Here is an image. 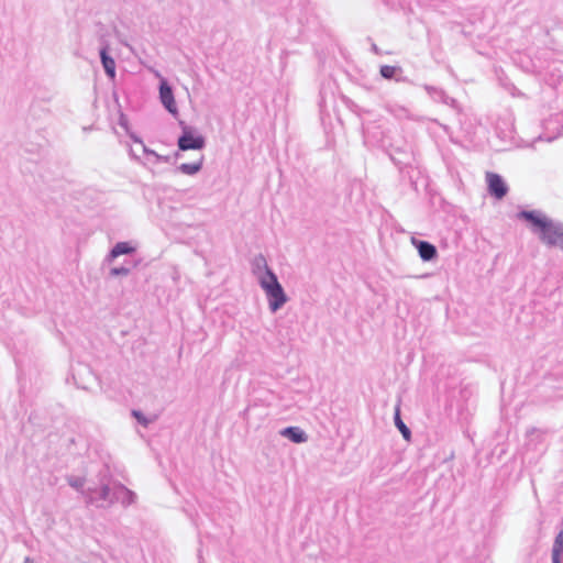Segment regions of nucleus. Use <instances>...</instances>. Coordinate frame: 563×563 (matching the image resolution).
<instances>
[{"label": "nucleus", "instance_id": "1", "mask_svg": "<svg viewBox=\"0 0 563 563\" xmlns=\"http://www.w3.org/2000/svg\"><path fill=\"white\" fill-rule=\"evenodd\" d=\"M178 151L174 154L176 159H185L184 153L192 151L194 154L188 162H181L177 172L185 176H196L205 164V155L201 153L206 147V137L191 126L184 125L181 134L177 140Z\"/></svg>", "mask_w": 563, "mask_h": 563}, {"label": "nucleus", "instance_id": "2", "mask_svg": "<svg viewBox=\"0 0 563 563\" xmlns=\"http://www.w3.org/2000/svg\"><path fill=\"white\" fill-rule=\"evenodd\" d=\"M251 272L256 283L265 294L269 312L276 313L289 300L276 274L272 271L266 258L262 255H258L253 260Z\"/></svg>", "mask_w": 563, "mask_h": 563}, {"label": "nucleus", "instance_id": "3", "mask_svg": "<svg viewBox=\"0 0 563 563\" xmlns=\"http://www.w3.org/2000/svg\"><path fill=\"white\" fill-rule=\"evenodd\" d=\"M530 222L533 232L539 234L542 243L548 246L563 247V224L553 222L544 214L537 211H522L519 213Z\"/></svg>", "mask_w": 563, "mask_h": 563}, {"label": "nucleus", "instance_id": "4", "mask_svg": "<svg viewBox=\"0 0 563 563\" xmlns=\"http://www.w3.org/2000/svg\"><path fill=\"white\" fill-rule=\"evenodd\" d=\"M87 504L97 507H109L113 505L114 499L111 497V489L108 485H100L82 492Z\"/></svg>", "mask_w": 563, "mask_h": 563}, {"label": "nucleus", "instance_id": "5", "mask_svg": "<svg viewBox=\"0 0 563 563\" xmlns=\"http://www.w3.org/2000/svg\"><path fill=\"white\" fill-rule=\"evenodd\" d=\"M486 181L488 186V191L490 195H493L497 199H503L507 192L508 187L501 176L498 174L487 172L486 173Z\"/></svg>", "mask_w": 563, "mask_h": 563}, {"label": "nucleus", "instance_id": "6", "mask_svg": "<svg viewBox=\"0 0 563 563\" xmlns=\"http://www.w3.org/2000/svg\"><path fill=\"white\" fill-rule=\"evenodd\" d=\"M159 99L165 109L173 115L178 113V108L174 98L172 87L165 79H162L159 85Z\"/></svg>", "mask_w": 563, "mask_h": 563}, {"label": "nucleus", "instance_id": "7", "mask_svg": "<svg viewBox=\"0 0 563 563\" xmlns=\"http://www.w3.org/2000/svg\"><path fill=\"white\" fill-rule=\"evenodd\" d=\"M411 244L413 246H416V249L419 253V256L422 261L429 262V261H433L434 258H437L438 251L433 244L426 242V241L417 240L416 238L411 239Z\"/></svg>", "mask_w": 563, "mask_h": 563}, {"label": "nucleus", "instance_id": "8", "mask_svg": "<svg viewBox=\"0 0 563 563\" xmlns=\"http://www.w3.org/2000/svg\"><path fill=\"white\" fill-rule=\"evenodd\" d=\"M279 435L295 444H303L309 440L308 433L300 427L284 428L279 431Z\"/></svg>", "mask_w": 563, "mask_h": 563}, {"label": "nucleus", "instance_id": "9", "mask_svg": "<svg viewBox=\"0 0 563 563\" xmlns=\"http://www.w3.org/2000/svg\"><path fill=\"white\" fill-rule=\"evenodd\" d=\"M117 500L121 503L123 507H130L137 501V495L125 485L118 483L114 485Z\"/></svg>", "mask_w": 563, "mask_h": 563}, {"label": "nucleus", "instance_id": "10", "mask_svg": "<svg viewBox=\"0 0 563 563\" xmlns=\"http://www.w3.org/2000/svg\"><path fill=\"white\" fill-rule=\"evenodd\" d=\"M136 246L131 242H118L106 256V262L111 264L121 255H130L135 253Z\"/></svg>", "mask_w": 563, "mask_h": 563}, {"label": "nucleus", "instance_id": "11", "mask_svg": "<svg viewBox=\"0 0 563 563\" xmlns=\"http://www.w3.org/2000/svg\"><path fill=\"white\" fill-rule=\"evenodd\" d=\"M129 135H130L131 140L134 142V144H139L141 146L142 153L148 157V159L146 162L147 164L155 163L158 161L167 162V159H168L167 156H162L158 153H156L154 150L148 148L137 135H135L134 133H130Z\"/></svg>", "mask_w": 563, "mask_h": 563}, {"label": "nucleus", "instance_id": "12", "mask_svg": "<svg viewBox=\"0 0 563 563\" xmlns=\"http://www.w3.org/2000/svg\"><path fill=\"white\" fill-rule=\"evenodd\" d=\"M100 58L103 66V69L106 74L109 76L110 79H114L115 77V62L114 59L108 54V47L104 46L100 49Z\"/></svg>", "mask_w": 563, "mask_h": 563}, {"label": "nucleus", "instance_id": "13", "mask_svg": "<svg viewBox=\"0 0 563 563\" xmlns=\"http://www.w3.org/2000/svg\"><path fill=\"white\" fill-rule=\"evenodd\" d=\"M563 554V531H561L554 540L552 547V563H561V556Z\"/></svg>", "mask_w": 563, "mask_h": 563}, {"label": "nucleus", "instance_id": "14", "mask_svg": "<svg viewBox=\"0 0 563 563\" xmlns=\"http://www.w3.org/2000/svg\"><path fill=\"white\" fill-rule=\"evenodd\" d=\"M395 424L399 429L404 439L409 441L410 437H411V432H410L409 428L402 422V420L400 418L399 409H397L396 413H395Z\"/></svg>", "mask_w": 563, "mask_h": 563}, {"label": "nucleus", "instance_id": "15", "mask_svg": "<svg viewBox=\"0 0 563 563\" xmlns=\"http://www.w3.org/2000/svg\"><path fill=\"white\" fill-rule=\"evenodd\" d=\"M130 273L131 269L124 266L112 267L109 272L111 277H126L128 275H130Z\"/></svg>", "mask_w": 563, "mask_h": 563}, {"label": "nucleus", "instance_id": "16", "mask_svg": "<svg viewBox=\"0 0 563 563\" xmlns=\"http://www.w3.org/2000/svg\"><path fill=\"white\" fill-rule=\"evenodd\" d=\"M132 415L137 420V422H140L144 427H147L153 421L152 419L147 418L145 415L137 410H133Z\"/></svg>", "mask_w": 563, "mask_h": 563}, {"label": "nucleus", "instance_id": "17", "mask_svg": "<svg viewBox=\"0 0 563 563\" xmlns=\"http://www.w3.org/2000/svg\"><path fill=\"white\" fill-rule=\"evenodd\" d=\"M68 484L77 489V490H81V493L84 492V485H85V479L81 478V477H70L68 478Z\"/></svg>", "mask_w": 563, "mask_h": 563}, {"label": "nucleus", "instance_id": "18", "mask_svg": "<svg viewBox=\"0 0 563 563\" xmlns=\"http://www.w3.org/2000/svg\"><path fill=\"white\" fill-rule=\"evenodd\" d=\"M135 145H136V147H131V148H130V154H131V156H132L135 161H137L139 163H141L143 166H147L146 161H142V159H141V156H140V153H142V151H141V146H140L139 144H135Z\"/></svg>", "mask_w": 563, "mask_h": 563}, {"label": "nucleus", "instance_id": "19", "mask_svg": "<svg viewBox=\"0 0 563 563\" xmlns=\"http://www.w3.org/2000/svg\"><path fill=\"white\" fill-rule=\"evenodd\" d=\"M395 71H396V67H394V66L385 65V66L380 67V75L386 79L391 78L394 76Z\"/></svg>", "mask_w": 563, "mask_h": 563}, {"label": "nucleus", "instance_id": "20", "mask_svg": "<svg viewBox=\"0 0 563 563\" xmlns=\"http://www.w3.org/2000/svg\"><path fill=\"white\" fill-rule=\"evenodd\" d=\"M23 563H35L31 558H25Z\"/></svg>", "mask_w": 563, "mask_h": 563}]
</instances>
